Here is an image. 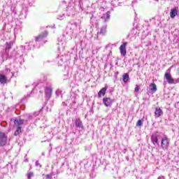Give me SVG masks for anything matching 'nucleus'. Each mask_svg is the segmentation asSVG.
Listing matches in <instances>:
<instances>
[{
	"label": "nucleus",
	"instance_id": "a211bd4d",
	"mask_svg": "<svg viewBox=\"0 0 179 179\" xmlns=\"http://www.w3.org/2000/svg\"><path fill=\"white\" fill-rule=\"evenodd\" d=\"M106 92H107V87H103L99 92H98V97H101V96H104L106 94Z\"/></svg>",
	"mask_w": 179,
	"mask_h": 179
},
{
	"label": "nucleus",
	"instance_id": "4be33fe9",
	"mask_svg": "<svg viewBox=\"0 0 179 179\" xmlns=\"http://www.w3.org/2000/svg\"><path fill=\"white\" fill-rule=\"evenodd\" d=\"M143 123L142 122V120H138V122H136V127H142Z\"/></svg>",
	"mask_w": 179,
	"mask_h": 179
},
{
	"label": "nucleus",
	"instance_id": "cd10ccee",
	"mask_svg": "<svg viewBox=\"0 0 179 179\" xmlns=\"http://www.w3.org/2000/svg\"><path fill=\"white\" fill-rule=\"evenodd\" d=\"M46 178H47V179H51V178H52V175H50V174H47V175H46Z\"/></svg>",
	"mask_w": 179,
	"mask_h": 179
},
{
	"label": "nucleus",
	"instance_id": "6ab92c4d",
	"mask_svg": "<svg viewBox=\"0 0 179 179\" xmlns=\"http://www.w3.org/2000/svg\"><path fill=\"white\" fill-rule=\"evenodd\" d=\"M34 48V44H33V42H30L28 45L24 46L25 50H33Z\"/></svg>",
	"mask_w": 179,
	"mask_h": 179
},
{
	"label": "nucleus",
	"instance_id": "7ed1b4c3",
	"mask_svg": "<svg viewBox=\"0 0 179 179\" xmlns=\"http://www.w3.org/2000/svg\"><path fill=\"white\" fill-rule=\"evenodd\" d=\"M115 100L110 97H104L103 99V103L106 107H111L113 106V103H114Z\"/></svg>",
	"mask_w": 179,
	"mask_h": 179
},
{
	"label": "nucleus",
	"instance_id": "9b49d317",
	"mask_svg": "<svg viewBox=\"0 0 179 179\" xmlns=\"http://www.w3.org/2000/svg\"><path fill=\"white\" fill-rule=\"evenodd\" d=\"M6 82H8V78L6 76L0 73V83L1 85H5Z\"/></svg>",
	"mask_w": 179,
	"mask_h": 179
},
{
	"label": "nucleus",
	"instance_id": "ddd939ff",
	"mask_svg": "<svg viewBox=\"0 0 179 179\" xmlns=\"http://www.w3.org/2000/svg\"><path fill=\"white\" fill-rule=\"evenodd\" d=\"M14 124H15V125H17V127H22V125H23V124H24V120L15 119L14 120Z\"/></svg>",
	"mask_w": 179,
	"mask_h": 179
},
{
	"label": "nucleus",
	"instance_id": "c756f323",
	"mask_svg": "<svg viewBox=\"0 0 179 179\" xmlns=\"http://www.w3.org/2000/svg\"><path fill=\"white\" fill-rule=\"evenodd\" d=\"M6 72H10V69H6Z\"/></svg>",
	"mask_w": 179,
	"mask_h": 179
},
{
	"label": "nucleus",
	"instance_id": "f3484780",
	"mask_svg": "<svg viewBox=\"0 0 179 179\" xmlns=\"http://www.w3.org/2000/svg\"><path fill=\"white\" fill-rule=\"evenodd\" d=\"M150 91H151V93L152 94H153L154 93H156V92H157V86L156 85V84L155 83H152L150 85Z\"/></svg>",
	"mask_w": 179,
	"mask_h": 179
},
{
	"label": "nucleus",
	"instance_id": "c85d7f7f",
	"mask_svg": "<svg viewBox=\"0 0 179 179\" xmlns=\"http://www.w3.org/2000/svg\"><path fill=\"white\" fill-rule=\"evenodd\" d=\"M71 24L73 26H75V27H78V23L77 22H73Z\"/></svg>",
	"mask_w": 179,
	"mask_h": 179
},
{
	"label": "nucleus",
	"instance_id": "39448f33",
	"mask_svg": "<svg viewBox=\"0 0 179 179\" xmlns=\"http://www.w3.org/2000/svg\"><path fill=\"white\" fill-rule=\"evenodd\" d=\"M127 44L128 43L127 42H124L120 47V54H121V55H122V57H125L127 55Z\"/></svg>",
	"mask_w": 179,
	"mask_h": 179
},
{
	"label": "nucleus",
	"instance_id": "9d476101",
	"mask_svg": "<svg viewBox=\"0 0 179 179\" xmlns=\"http://www.w3.org/2000/svg\"><path fill=\"white\" fill-rule=\"evenodd\" d=\"M110 12L108 11L106 13L103 14L101 17V20H103V22H104L105 23L108 22L111 17V16L110 15Z\"/></svg>",
	"mask_w": 179,
	"mask_h": 179
},
{
	"label": "nucleus",
	"instance_id": "2eb2a0df",
	"mask_svg": "<svg viewBox=\"0 0 179 179\" xmlns=\"http://www.w3.org/2000/svg\"><path fill=\"white\" fill-rule=\"evenodd\" d=\"M75 125H76V128H83V123H82V121L80 120V119L76 120Z\"/></svg>",
	"mask_w": 179,
	"mask_h": 179
},
{
	"label": "nucleus",
	"instance_id": "5701e85b",
	"mask_svg": "<svg viewBox=\"0 0 179 179\" xmlns=\"http://www.w3.org/2000/svg\"><path fill=\"white\" fill-rule=\"evenodd\" d=\"M34 176V174L33 173V172H29V173H28V174H27V178H28V179H31V177H33Z\"/></svg>",
	"mask_w": 179,
	"mask_h": 179
},
{
	"label": "nucleus",
	"instance_id": "6e6552de",
	"mask_svg": "<svg viewBox=\"0 0 179 179\" xmlns=\"http://www.w3.org/2000/svg\"><path fill=\"white\" fill-rule=\"evenodd\" d=\"M48 36V32L47 31H45L44 32L39 34L38 36L36 37L35 41H43L45 37Z\"/></svg>",
	"mask_w": 179,
	"mask_h": 179
},
{
	"label": "nucleus",
	"instance_id": "b1692460",
	"mask_svg": "<svg viewBox=\"0 0 179 179\" xmlns=\"http://www.w3.org/2000/svg\"><path fill=\"white\" fill-rule=\"evenodd\" d=\"M64 17H65V14L59 15L57 19H59V20H63Z\"/></svg>",
	"mask_w": 179,
	"mask_h": 179
},
{
	"label": "nucleus",
	"instance_id": "412c9836",
	"mask_svg": "<svg viewBox=\"0 0 179 179\" xmlns=\"http://www.w3.org/2000/svg\"><path fill=\"white\" fill-rule=\"evenodd\" d=\"M129 80V75L128 73H124L123 75V82L127 83Z\"/></svg>",
	"mask_w": 179,
	"mask_h": 179
},
{
	"label": "nucleus",
	"instance_id": "dca6fc26",
	"mask_svg": "<svg viewBox=\"0 0 179 179\" xmlns=\"http://www.w3.org/2000/svg\"><path fill=\"white\" fill-rule=\"evenodd\" d=\"M177 13H178L177 8H172L170 12V16H171V19H174V17H176V16H177Z\"/></svg>",
	"mask_w": 179,
	"mask_h": 179
},
{
	"label": "nucleus",
	"instance_id": "bb28decb",
	"mask_svg": "<svg viewBox=\"0 0 179 179\" xmlns=\"http://www.w3.org/2000/svg\"><path fill=\"white\" fill-rule=\"evenodd\" d=\"M135 92H139V86L138 85H136V87L134 89Z\"/></svg>",
	"mask_w": 179,
	"mask_h": 179
},
{
	"label": "nucleus",
	"instance_id": "1a4fd4ad",
	"mask_svg": "<svg viewBox=\"0 0 179 179\" xmlns=\"http://www.w3.org/2000/svg\"><path fill=\"white\" fill-rule=\"evenodd\" d=\"M45 94L48 100H50L51 96H52V88L51 87H46L45 89Z\"/></svg>",
	"mask_w": 179,
	"mask_h": 179
},
{
	"label": "nucleus",
	"instance_id": "393cba45",
	"mask_svg": "<svg viewBox=\"0 0 179 179\" xmlns=\"http://www.w3.org/2000/svg\"><path fill=\"white\" fill-rule=\"evenodd\" d=\"M36 167H39V169H41V164H40V162H38V161L36 162Z\"/></svg>",
	"mask_w": 179,
	"mask_h": 179
},
{
	"label": "nucleus",
	"instance_id": "473e14b6",
	"mask_svg": "<svg viewBox=\"0 0 179 179\" xmlns=\"http://www.w3.org/2000/svg\"><path fill=\"white\" fill-rule=\"evenodd\" d=\"M58 93V91L56 92V94Z\"/></svg>",
	"mask_w": 179,
	"mask_h": 179
},
{
	"label": "nucleus",
	"instance_id": "7c9ffc66",
	"mask_svg": "<svg viewBox=\"0 0 179 179\" xmlns=\"http://www.w3.org/2000/svg\"><path fill=\"white\" fill-rule=\"evenodd\" d=\"M158 179H164V178L163 176H160L158 178Z\"/></svg>",
	"mask_w": 179,
	"mask_h": 179
},
{
	"label": "nucleus",
	"instance_id": "f03ea898",
	"mask_svg": "<svg viewBox=\"0 0 179 179\" xmlns=\"http://www.w3.org/2000/svg\"><path fill=\"white\" fill-rule=\"evenodd\" d=\"M8 141V136L4 132H0V146H5Z\"/></svg>",
	"mask_w": 179,
	"mask_h": 179
},
{
	"label": "nucleus",
	"instance_id": "423d86ee",
	"mask_svg": "<svg viewBox=\"0 0 179 179\" xmlns=\"http://www.w3.org/2000/svg\"><path fill=\"white\" fill-rule=\"evenodd\" d=\"M169 72H170V69L166 71L164 77L169 85H173V83H174V79L171 77V74L169 73Z\"/></svg>",
	"mask_w": 179,
	"mask_h": 179
},
{
	"label": "nucleus",
	"instance_id": "0eeeda50",
	"mask_svg": "<svg viewBox=\"0 0 179 179\" xmlns=\"http://www.w3.org/2000/svg\"><path fill=\"white\" fill-rule=\"evenodd\" d=\"M151 141L154 146H159V136L154 134L151 136Z\"/></svg>",
	"mask_w": 179,
	"mask_h": 179
},
{
	"label": "nucleus",
	"instance_id": "2f4dec72",
	"mask_svg": "<svg viewBox=\"0 0 179 179\" xmlns=\"http://www.w3.org/2000/svg\"><path fill=\"white\" fill-rule=\"evenodd\" d=\"M38 114H40V113L38 112L35 113V115H38Z\"/></svg>",
	"mask_w": 179,
	"mask_h": 179
},
{
	"label": "nucleus",
	"instance_id": "20e7f679",
	"mask_svg": "<svg viewBox=\"0 0 179 179\" xmlns=\"http://www.w3.org/2000/svg\"><path fill=\"white\" fill-rule=\"evenodd\" d=\"M6 44V46L5 49V54H6V56H7L6 59H8V58H12V55H9V50L12 48V45H13V43L12 42H10V43L7 42Z\"/></svg>",
	"mask_w": 179,
	"mask_h": 179
},
{
	"label": "nucleus",
	"instance_id": "aec40b11",
	"mask_svg": "<svg viewBox=\"0 0 179 179\" xmlns=\"http://www.w3.org/2000/svg\"><path fill=\"white\" fill-rule=\"evenodd\" d=\"M19 134H22V127L17 126L16 131L14 133V136H17Z\"/></svg>",
	"mask_w": 179,
	"mask_h": 179
},
{
	"label": "nucleus",
	"instance_id": "f257e3e1",
	"mask_svg": "<svg viewBox=\"0 0 179 179\" xmlns=\"http://www.w3.org/2000/svg\"><path fill=\"white\" fill-rule=\"evenodd\" d=\"M169 145H170V141L169 140V138H167V136H164V137L162 139V141H161L162 148L164 150H166V149H169Z\"/></svg>",
	"mask_w": 179,
	"mask_h": 179
},
{
	"label": "nucleus",
	"instance_id": "a878e982",
	"mask_svg": "<svg viewBox=\"0 0 179 179\" xmlns=\"http://www.w3.org/2000/svg\"><path fill=\"white\" fill-rule=\"evenodd\" d=\"M176 83H179V78L173 80V85H176Z\"/></svg>",
	"mask_w": 179,
	"mask_h": 179
},
{
	"label": "nucleus",
	"instance_id": "f8f14e48",
	"mask_svg": "<svg viewBox=\"0 0 179 179\" xmlns=\"http://www.w3.org/2000/svg\"><path fill=\"white\" fill-rule=\"evenodd\" d=\"M106 30H107V25L101 27L100 31H98L97 34L99 36H104L106 34Z\"/></svg>",
	"mask_w": 179,
	"mask_h": 179
},
{
	"label": "nucleus",
	"instance_id": "4468645a",
	"mask_svg": "<svg viewBox=\"0 0 179 179\" xmlns=\"http://www.w3.org/2000/svg\"><path fill=\"white\" fill-rule=\"evenodd\" d=\"M155 117H161V115H163V110L160 108H156L155 112Z\"/></svg>",
	"mask_w": 179,
	"mask_h": 179
}]
</instances>
